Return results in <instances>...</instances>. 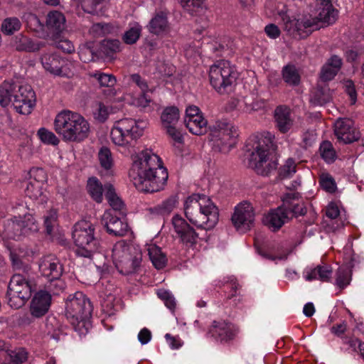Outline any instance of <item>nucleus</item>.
<instances>
[{
	"label": "nucleus",
	"mask_w": 364,
	"mask_h": 364,
	"mask_svg": "<svg viewBox=\"0 0 364 364\" xmlns=\"http://www.w3.org/2000/svg\"><path fill=\"white\" fill-rule=\"evenodd\" d=\"M129 176L138 190L154 193L164 188L168 175L161 159L151 150H145L134 158Z\"/></svg>",
	"instance_id": "obj_1"
},
{
	"label": "nucleus",
	"mask_w": 364,
	"mask_h": 364,
	"mask_svg": "<svg viewBox=\"0 0 364 364\" xmlns=\"http://www.w3.org/2000/svg\"><path fill=\"white\" fill-rule=\"evenodd\" d=\"M331 0H321V6L318 9L316 17L310 14L298 18L291 16L294 9L291 5L285 6L279 12L282 21V28L289 36L302 39L309 36L314 31L318 29L320 22L331 24L336 21L337 11L333 9Z\"/></svg>",
	"instance_id": "obj_2"
},
{
	"label": "nucleus",
	"mask_w": 364,
	"mask_h": 364,
	"mask_svg": "<svg viewBox=\"0 0 364 364\" xmlns=\"http://www.w3.org/2000/svg\"><path fill=\"white\" fill-rule=\"evenodd\" d=\"M186 217L198 228L210 230L218 222L219 212L211 199L200 194H193L184 202Z\"/></svg>",
	"instance_id": "obj_3"
},
{
	"label": "nucleus",
	"mask_w": 364,
	"mask_h": 364,
	"mask_svg": "<svg viewBox=\"0 0 364 364\" xmlns=\"http://www.w3.org/2000/svg\"><path fill=\"white\" fill-rule=\"evenodd\" d=\"M54 129L65 142L80 143L88 138L90 124L80 114L68 109L58 113L54 119Z\"/></svg>",
	"instance_id": "obj_4"
},
{
	"label": "nucleus",
	"mask_w": 364,
	"mask_h": 364,
	"mask_svg": "<svg viewBox=\"0 0 364 364\" xmlns=\"http://www.w3.org/2000/svg\"><path fill=\"white\" fill-rule=\"evenodd\" d=\"M274 136L267 133L257 138L250 155V165L259 175L268 176L276 172L277 160L275 155L277 145Z\"/></svg>",
	"instance_id": "obj_5"
},
{
	"label": "nucleus",
	"mask_w": 364,
	"mask_h": 364,
	"mask_svg": "<svg viewBox=\"0 0 364 364\" xmlns=\"http://www.w3.org/2000/svg\"><path fill=\"white\" fill-rule=\"evenodd\" d=\"M92 312L90 299L81 291L70 294L65 300V316L80 336L88 332Z\"/></svg>",
	"instance_id": "obj_6"
},
{
	"label": "nucleus",
	"mask_w": 364,
	"mask_h": 364,
	"mask_svg": "<svg viewBox=\"0 0 364 364\" xmlns=\"http://www.w3.org/2000/svg\"><path fill=\"white\" fill-rule=\"evenodd\" d=\"M146 122L125 118L117 121L111 129L112 141L117 146L128 149L133 148L136 140L143 134Z\"/></svg>",
	"instance_id": "obj_7"
},
{
	"label": "nucleus",
	"mask_w": 364,
	"mask_h": 364,
	"mask_svg": "<svg viewBox=\"0 0 364 364\" xmlns=\"http://www.w3.org/2000/svg\"><path fill=\"white\" fill-rule=\"evenodd\" d=\"M77 256L91 258L100 248V242L95 237V226L87 220L76 223L72 233Z\"/></svg>",
	"instance_id": "obj_8"
},
{
	"label": "nucleus",
	"mask_w": 364,
	"mask_h": 364,
	"mask_svg": "<svg viewBox=\"0 0 364 364\" xmlns=\"http://www.w3.org/2000/svg\"><path fill=\"white\" fill-rule=\"evenodd\" d=\"M209 142L215 151L228 153L236 144L237 128L226 120H218L208 127Z\"/></svg>",
	"instance_id": "obj_9"
},
{
	"label": "nucleus",
	"mask_w": 364,
	"mask_h": 364,
	"mask_svg": "<svg viewBox=\"0 0 364 364\" xmlns=\"http://www.w3.org/2000/svg\"><path fill=\"white\" fill-rule=\"evenodd\" d=\"M112 257L120 273L129 274L134 273L139 267L142 254L137 247L119 241L112 248Z\"/></svg>",
	"instance_id": "obj_10"
},
{
	"label": "nucleus",
	"mask_w": 364,
	"mask_h": 364,
	"mask_svg": "<svg viewBox=\"0 0 364 364\" xmlns=\"http://www.w3.org/2000/svg\"><path fill=\"white\" fill-rule=\"evenodd\" d=\"M210 85L219 93L231 90L237 78V73L228 60H218L209 70Z\"/></svg>",
	"instance_id": "obj_11"
},
{
	"label": "nucleus",
	"mask_w": 364,
	"mask_h": 364,
	"mask_svg": "<svg viewBox=\"0 0 364 364\" xmlns=\"http://www.w3.org/2000/svg\"><path fill=\"white\" fill-rule=\"evenodd\" d=\"M34 289L33 282L26 276L14 274L8 286V304L13 308H19L31 298Z\"/></svg>",
	"instance_id": "obj_12"
},
{
	"label": "nucleus",
	"mask_w": 364,
	"mask_h": 364,
	"mask_svg": "<svg viewBox=\"0 0 364 364\" xmlns=\"http://www.w3.org/2000/svg\"><path fill=\"white\" fill-rule=\"evenodd\" d=\"M255 218L252 205L247 201H243L235 207L231 220L238 232L245 233L254 226Z\"/></svg>",
	"instance_id": "obj_13"
},
{
	"label": "nucleus",
	"mask_w": 364,
	"mask_h": 364,
	"mask_svg": "<svg viewBox=\"0 0 364 364\" xmlns=\"http://www.w3.org/2000/svg\"><path fill=\"white\" fill-rule=\"evenodd\" d=\"M173 232L179 242L188 248H193L198 240V234L187 221L178 215L171 220Z\"/></svg>",
	"instance_id": "obj_14"
},
{
	"label": "nucleus",
	"mask_w": 364,
	"mask_h": 364,
	"mask_svg": "<svg viewBox=\"0 0 364 364\" xmlns=\"http://www.w3.org/2000/svg\"><path fill=\"white\" fill-rule=\"evenodd\" d=\"M179 119V110L176 107H166L161 113V121L166 134L176 143H182L183 137L180 131L176 129Z\"/></svg>",
	"instance_id": "obj_15"
},
{
	"label": "nucleus",
	"mask_w": 364,
	"mask_h": 364,
	"mask_svg": "<svg viewBox=\"0 0 364 364\" xmlns=\"http://www.w3.org/2000/svg\"><path fill=\"white\" fill-rule=\"evenodd\" d=\"M238 332V328L230 322L225 320L213 321L207 332V336L221 343L228 342L234 339Z\"/></svg>",
	"instance_id": "obj_16"
},
{
	"label": "nucleus",
	"mask_w": 364,
	"mask_h": 364,
	"mask_svg": "<svg viewBox=\"0 0 364 364\" xmlns=\"http://www.w3.org/2000/svg\"><path fill=\"white\" fill-rule=\"evenodd\" d=\"M30 178L25 190L26 195L33 200L44 201L43 188L46 173L42 168H32L29 171Z\"/></svg>",
	"instance_id": "obj_17"
},
{
	"label": "nucleus",
	"mask_w": 364,
	"mask_h": 364,
	"mask_svg": "<svg viewBox=\"0 0 364 364\" xmlns=\"http://www.w3.org/2000/svg\"><path fill=\"white\" fill-rule=\"evenodd\" d=\"M102 223L107 232L114 236L122 237L129 231V225L125 218L117 215L114 210L105 211Z\"/></svg>",
	"instance_id": "obj_18"
},
{
	"label": "nucleus",
	"mask_w": 364,
	"mask_h": 364,
	"mask_svg": "<svg viewBox=\"0 0 364 364\" xmlns=\"http://www.w3.org/2000/svg\"><path fill=\"white\" fill-rule=\"evenodd\" d=\"M18 99L14 100V107L21 114L31 112L36 102V94L28 85H18L17 87Z\"/></svg>",
	"instance_id": "obj_19"
},
{
	"label": "nucleus",
	"mask_w": 364,
	"mask_h": 364,
	"mask_svg": "<svg viewBox=\"0 0 364 364\" xmlns=\"http://www.w3.org/2000/svg\"><path fill=\"white\" fill-rule=\"evenodd\" d=\"M334 134L340 142L350 144L358 141L360 132L354 127L353 122L348 118L338 119L334 124Z\"/></svg>",
	"instance_id": "obj_20"
},
{
	"label": "nucleus",
	"mask_w": 364,
	"mask_h": 364,
	"mask_svg": "<svg viewBox=\"0 0 364 364\" xmlns=\"http://www.w3.org/2000/svg\"><path fill=\"white\" fill-rule=\"evenodd\" d=\"M50 304L51 295L46 291L39 290L31 301V314L36 318L42 317L48 311Z\"/></svg>",
	"instance_id": "obj_21"
},
{
	"label": "nucleus",
	"mask_w": 364,
	"mask_h": 364,
	"mask_svg": "<svg viewBox=\"0 0 364 364\" xmlns=\"http://www.w3.org/2000/svg\"><path fill=\"white\" fill-rule=\"evenodd\" d=\"M39 270L42 275L48 279H57L62 276L63 267L57 257L49 255L41 258L39 262Z\"/></svg>",
	"instance_id": "obj_22"
},
{
	"label": "nucleus",
	"mask_w": 364,
	"mask_h": 364,
	"mask_svg": "<svg viewBox=\"0 0 364 364\" xmlns=\"http://www.w3.org/2000/svg\"><path fill=\"white\" fill-rule=\"evenodd\" d=\"M288 221V216L286 215L282 205L270 210L263 218L264 224L272 231L278 230Z\"/></svg>",
	"instance_id": "obj_23"
},
{
	"label": "nucleus",
	"mask_w": 364,
	"mask_h": 364,
	"mask_svg": "<svg viewBox=\"0 0 364 364\" xmlns=\"http://www.w3.org/2000/svg\"><path fill=\"white\" fill-rule=\"evenodd\" d=\"M342 65V58L337 55H333L321 68V80L323 82L333 80L341 70Z\"/></svg>",
	"instance_id": "obj_24"
},
{
	"label": "nucleus",
	"mask_w": 364,
	"mask_h": 364,
	"mask_svg": "<svg viewBox=\"0 0 364 364\" xmlns=\"http://www.w3.org/2000/svg\"><path fill=\"white\" fill-rule=\"evenodd\" d=\"M276 127L282 133L288 132L292 127L294 120L290 109L284 106H279L274 110Z\"/></svg>",
	"instance_id": "obj_25"
},
{
	"label": "nucleus",
	"mask_w": 364,
	"mask_h": 364,
	"mask_svg": "<svg viewBox=\"0 0 364 364\" xmlns=\"http://www.w3.org/2000/svg\"><path fill=\"white\" fill-rule=\"evenodd\" d=\"M41 63L46 71L60 76L63 75L65 60L57 54L46 53L41 57Z\"/></svg>",
	"instance_id": "obj_26"
},
{
	"label": "nucleus",
	"mask_w": 364,
	"mask_h": 364,
	"mask_svg": "<svg viewBox=\"0 0 364 364\" xmlns=\"http://www.w3.org/2000/svg\"><path fill=\"white\" fill-rule=\"evenodd\" d=\"M0 232L4 237L19 240L23 236L18 216H14L3 222L0 226Z\"/></svg>",
	"instance_id": "obj_27"
},
{
	"label": "nucleus",
	"mask_w": 364,
	"mask_h": 364,
	"mask_svg": "<svg viewBox=\"0 0 364 364\" xmlns=\"http://www.w3.org/2000/svg\"><path fill=\"white\" fill-rule=\"evenodd\" d=\"M282 206L289 220L293 218L304 215L306 213V208L304 203L291 198L290 195H288L283 200Z\"/></svg>",
	"instance_id": "obj_28"
},
{
	"label": "nucleus",
	"mask_w": 364,
	"mask_h": 364,
	"mask_svg": "<svg viewBox=\"0 0 364 364\" xmlns=\"http://www.w3.org/2000/svg\"><path fill=\"white\" fill-rule=\"evenodd\" d=\"M332 275V268L327 264L318 265L314 268H306L304 277L306 281L320 280L323 282L330 281Z\"/></svg>",
	"instance_id": "obj_29"
},
{
	"label": "nucleus",
	"mask_w": 364,
	"mask_h": 364,
	"mask_svg": "<svg viewBox=\"0 0 364 364\" xmlns=\"http://www.w3.org/2000/svg\"><path fill=\"white\" fill-rule=\"evenodd\" d=\"M18 85L9 81H4L0 85V105L3 107L14 105V100L18 99Z\"/></svg>",
	"instance_id": "obj_30"
},
{
	"label": "nucleus",
	"mask_w": 364,
	"mask_h": 364,
	"mask_svg": "<svg viewBox=\"0 0 364 364\" xmlns=\"http://www.w3.org/2000/svg\"><path fill=\"white\" fill-rule=\"evenodd\" d=\"M44 43L34 41L21 34L15 37L14 46L17 50L25 52H36L44 46Z\"/></svg>",
	"instance_id": "obj_31"
},
{
	"label": "nucleus",
	"mask_w": 364,
	"mask_h": 364,
	"mask_svg": "<svg viewBox=\"0 0 364 364\" xmlns=\"http://www.w3.org/2000/svg\"><path fill=\"white\" fill-rule=\"evenodd\" d=\"M46 26L51 32L59 33L65 29V18L61 12L51 11L47 16Z\"/></svg>",
	"instance_id": "obj_32"
},
{
	"label": "nucleus",
	"mask_w": 364,
	"mask_h": 364,
	"mask_svg": "<svg viewBox=\"0 0 364 364\" xmlns=\"http://www.w3.org/2000/svg\"><path fill=\"white\" fill-rule=\"evenodd\" d=\"M89 75L91 77L95 78L97 82L100 84V87H107L108 88V92L106 93V91H105V93L109 96H114L115 92L112 89V87L116 84V78L114 75L110 74H105L103 73H101L100 71H95L94 73H90Z\"/></svg>",
	"instance_id": "obj_33"
},
{
	"label": "nucleus",
	"mask_w": 364,
	"mask_h": 364,
	"mask_svg": "<svg viewBox=\"0 0 364 364\" xmlns=\"http://www.w3.org/2000/svg\"><path fill=\"white\" fill-rule=\"evenodd\" d=\"M168 27L166 16L161 12L151 18L147 28L149 31L155 35L165 33Z\"/></svg>",
	"instance_id": "obj_34"
},
{
	"label": "nucleus",
	"mask_w": 364,
	"mask_h": 364,
	"mask_svg": "<svg viewBox=\"0 0 364 364\" xmlns=\"http://www.w3.org/2000/svg\"><path fill=\"white\" fill-rule=\"evenodd\" d=\"M186 127L189 132L196 135H202L207 132V120L203 114L193 119H184Z\"/></svg>",
	"instance_id": "obj_35"
},
{
	"label": "nucleus",
	"mask_w": 364,
	"mask_h": 364,
	"mask_svg": "<svg viewBox=\"0 0 364 364\" xmlns=\"http://www.w3.org/2000/svg\"><path fill=\"white\" fill-rule=\"evenodd\" d=\"M146 250L150 260L156 269H160L165 267L167 261L166 257L161 252L160 247L156 245L151 244L147 246Z\"/></svg>",
	"instance_id": "obj_36"
},
{
	"label": "nucleus",
	"mask_w": 364,
	"mask_h": 364,
	"mask_svg": "<svg viewBox=\"0 0 364 364\" xmlns=\"http://www.w3.org/2000/svg\"><path fill=\"white\" fill-rule=\"evenodd\" d=\"M18 218L23 236L29 235L38 231V224L31 214L25 213L23 216L19 215Z\"/></svg>",
	"instance_id": "obj_37"
},
{
	"label": "nucleus",
	"mask_w": 364,
	"mask_h": 364,
	"mask_svg": "<svg viewBox=\"0 0 364 364\" xmlns=\"http://www.w3.org/2000/svg\"><path fill=\"white\" fill-rule=\"evenodd\" d=\"M331 99L329 90L327 87H316L310 96V102L314 106H322Z\"/></svg>",
	"instance_id": "obj_38"
},
{
	"label": "nucleus",
	"mask_w": 364,
	"mask_h": 364,
	"mask_svg": "<svg viewBox=\"0 0 364 364\" xmlns=\"http://www.w3.org/2000/svg\"><path fill=\"white\" fill-rule=\"evenodd\" d=\"M87 188L88 193L93 200L99 203L102 201L103 191H105V190L98 179L90 178L87 181Z\"/></svg>",
	"instance_id": "obj_39"
},
{
	"label": "nucleus",
	"mask_w": 364,
	"mask_h": 364,
	"mask_svg": "<svg viewBox=\"0 0 364 364\" xmlns=\"http://www.w3.org/2000/svg\"><path fill=\"white\" fill-rule=\"evenodd\" d=\"M105 197L108 200L109 205L112 208V210L116 212L121 210L124 206L122 200L117 196L114 188L111 184L105 185Z\"/></svg>",
	"instance_id": "obj_40"
},
{
	"label": "nucleus",
	"mask_w": 364,
	"mask_h": 364,
	"mask_svg": "<svg viewBox=\"0 0 364 364\" xmlns=\"http://www.w3.org/2000/svg\"><path fill=\"white\" fill-rule=\"evenodd\" d=\"M282 77L284 82L289 85H297L300 82V75L294 65L284 66L282 70Z\"/></svg>",
	"instance_id": "obj_41"
},
{
	"label": "nucleus",
	"mask_w": 364,
	"mask_h": 364,
	"mask_svg": "<svg viewBox=\"0 0 364 364\" xmlns=\"http://www.w3.org/2000/svg\"><path fill=\"white\" fill-rule=\"evenodd\" d=\"M21 28V22L17 17L5 18L1 23V31L7 36L13 35Z\"/></svg>",
	"instance_id": "obj_42"
},
{
	"label": "nucleus",
	"mask_w": 364,
	"mask_h": 364,
	"mask_svg": "<svg viewBox=\"0 0 364 364\" xmlns=\"http://www.w3.org/2000/svg\"><path fill=\"white\" fill-rule=\"evenodd\" d=\"M48 279V282L45 284V289L43 291H46L50 295H59L63 292L66 285L60 277L57 279L50 278Z\"/></svg>",
	"instance_id": "obj_43"
},
{
	"label": "nucleus",
	"mask_w": 364,
	"mask_h": 364,
	"mask_svg": "<svg viewBox=\"0 0 364 364\" xmlns=\"http://www.w3.org/2000/svg\"><path fill=\"white\" fill-rule=\"evenodd\" d=\"M177 203V200L175 198H169L164 200L161 204L151 208V213H154L159 215H168L173 210Z\"/></svg>",
	"instance_id": "obj_44"
},
{
	"label": "nucleus",
	"mask_w": 364,
	"mask_h": 364,
	"mask_svg": "<svg viewBox=\"0 0 364 364\" xmlns=\"http://www.w3.org/2000/svg\"><path fill=\"white\" fill-rule=\"evenodd\" d=\"M319 151L322 159L326 162L331 164L335 161L336 158V151L330 141H325L322 142L320 145Z\"/></svg>",
	"instance_id": "obj_45"
},
{
	"label": "nucleus",
	"mask_w": 364,
	"mask_h": 364,
	"mask_svg": "<svg viewBox=\"0 0 364 364\" xmlns=\"http://www.w3.org/2000/svg\"><path fill=\"white\" fill-rule=\"evenodd\" d=\"M44 227L46 232L50 235L58 226V213L56 210L52 209L44 215Z\"/></svg>",
	"instance_id": "obj_46"
},
{
	"label": "nucleus",
	"mask_w": 364,
	"mask_h": 364,
	"mask_svg": "<svg viewBox=\"0 0 364 364\" xmlns=\"http://www.w3.org/2000/svg\"><path fill=\"white\" fill-rule=\"evenodd\" d=\"M98 158L102 168L110 171L113 166V159L110 150L107 147H102L99 151Z\"/></svg>",
	"instance_id": "obj_47"
},
{
	"label": "nucleus",
	"mask_w": 364,
	"mask_h": 364,
	"mask_svg": "<svg viewBox=\"0 0 364 364\" xmlns=\"http://www.w3.org/2000/svg\"><path fill=\"white\" fill-rule=\"evenodd\" d=\"M141 33V26L139 24H135L124 32L122 36V40L126 44H134L139 40Z\"/></svg>",
	"instance_id": "obj_48"
},
{
	"label": "nucleus",
	"mask_w": 364,
	"mask_h": 364,
	"mask_svg": "<svg viewBox=\"0 0 364 364\" xmlns=\"http://www.w3.org/2000/svg\"><path fill=\"white\" fill-rule=\"evenodd\" d=\"M8 357L13 364H21L28 359V352L23 348L8 350Z\"/></svg>",
	"instance_id": "obj_49"
},
{
	"label": "nucleus",
	"mask_w": 364,
	"mask_h": 364,
	"mask_svg": "<svg viewBox=\"0 0 364 364\" xmlns=\"http://www.w3.org/2000/svg\"><path fill=\"white\" fill-rule=\"evenodd\" d=\"M335 284L340 289L346 287L351 280L350 270L348 268H339L336 272Z\"/></svg>",
	"instance_id": "obj_50"
},
{
	"label": "nucleus",
	"mask_w": 364,
	"mask_h": 364,
	"mask_svg": "<svg viewBox=\"0 0 364 364\" xmlns=\"http://www.w3.org/2000/svg\"><path fill=\"white\" fill-rule=\"evenodd\" d=\"M37 135L40 140L46 144L58 145L60 142L59 139L53 132L44 127L40 128L38 129Z\"/></svg>",
	"instance_id": "obj_51"
},
{
	"label": "nucleus",
	"mask_w": 364,
	"mask_h": 364,
	"mask_svg": "<svg viewBox=\"0 0 364 364\" xmlns=\"http://www.w3.org/2000/svg\"><path fill=\"white\" fill-rule=\"evenodd\" d=\"M321 188L328 193H334L336 190V183L333 177L328 173H323L320 177Z\"/></svg>",
	"instance_id": "obj_52"
},
{
	"label": "nucleus",
	"mask_w": 364,
	"mask_h": 364,
	"mask_svg": "<svg viewBox=\"0 0 364 364\" xmlns=\"http://www.w3.org/2000/svg\"><path fill=\"white\" fill-rule=\"evenodd\" d=\"M111 28L112 26L108 23H97L92 26L90 32L95 37H100L110 33Z\"/></svg>",
	"instance_id": "obj_53"
},
{
	"label": "nucleus",
	"mask_w": 364,
	"mask_h": 364,
	"mask_svg": "<svg viewBox=\"0 0 364 364\" xmlns=\"http://www.w3.org/2000/svg\"><path fill=\"white\" fill-rule=\"evenodd\" d=\"M158 296L164 301L165 305L167 308H168L170 310H174L176 308V300L173 294L164 289H160L157 292Z\"/></svg>",
	"instance_id": "obj_54"
},
{
	"label": "nucleus",
	"mask_w": 364,
	"mask_h": 364,
	"mask_svg": "<svg viewBox=\"0 0 364 364\" xmlns=\"http://www.w3.org/2000/svg\"><path fill=\"white\" fill-rule=\"evenodd\" d=\"M93 114L95 119L100 122H104L109 114V109L103 103L98 102L96 105V108L93 112Z\"/></svg>",
	"instance_id": "obj_55"
},
{
	"label": "nucleus",
	"mask_w": 364,
	"mask_h": 364,
	"mask_svg": "<svg viewBox=\"0 0 364 364\" xmlns=\"http://www.w3.org/2000/svg\"><path fill=\"white\" fill-rule=\"evenodd\" d=\"M296 172V164L292 159H288L279 171L284 178L290 177Z\"/></svg>",
	"instance_id": "obj_56"
},
{
	"label": "nucleus",
	"mask_w": 364,
	"mask_h": 364,
	"mask_svg": "<svg viewBox=\"0 0 364 364\" xmlns=\"http://www.w3.org/2000/svg\"><path fill=\"white\" fill-rule=\"evenodd\" d=\"M56 47L67 53H72L75 51L73 43L68 39L59 40L56 43Z\"/></svg>",
	"instance_id": "obj_57"
},
{
	"label": "nucleus",
	"mask_w": 364,
	"mask_h": 364,
	"mask_svg": "<svg viewBox=\"0 0 364 364\" xmlns=\"http://www.w3.org/2000/svg\"><path fill=\"white\" fill-rule=\"evenodd\" d=\"M264 31L267 36L272 39L278 38L281 33L279 27L274 23H269L264 28Z\"/></svg>",
	"instance_id": "obj_58"
},
{
	"label": "nucleus",
	"mask_w": 364,
	"mask_h": 364,
	"mask_svg": "<svg viewBox=\"0 0 364 364\" xmlns=\"http://www.w3.org/2000/svg\"><path fill=\"white\" fill-rule=\"evenodd\" d=\"M79 57L84 63H88L93 60L94 55L92 50L90 48L84 47L79 51Z\"/></svg>",
	"instance_id": "obj_59"
},
{
	"label": "nucleus",
	"mask_w": 364,
	"mask_h": 364,
	"mask_svg": "<svg viewBox=\"0 0 364 364\" xmlns=\"http://www.w3.org/2000/svg\"><path fill=\"white\" fill-rule=\"evenodd\" d=\"M131 79L141 90L142 92H146L148 90L147 82L139 74H133Z\"/></svg>",
	"instance_id": "obj_60"
},
{
	"label": "nucleus",
	"mask_w": 364,
	"mask_h": 364,
	"mask_svg": "<svg viewBox=\"0 0 364 364\" xmlns=\"http://www.w3.org/2000/svg\"><path fill=\"white\" fill-rule=\"evenodd\" d=\"M326 216L331 219H335L340 215L338 206L334 203H330L326 208Z\"/></svg>",
	"instance_id": "obj_61"
},
{
	"label": "nucleus",
	"mask_w": 364,
	"mask_h": 364,
	"mask_svg": "<svg viewBox=\"0 0 364 364\" xmlns=\"http://www.w3.org/2000/svg\"><path fill=\"white\" fill-rule=\"evenodd\" d=\"M151 338V331L146 328H142L138 334V340L142 345L148 343Z\"/></svg>",
	"instance_id": "obj_62"
},
{
	"label": "nucleus",
	"mask_w": 364,
	"mask_h": 364,
	"mask_svg": "<svg viewBox=\"0 0 364 364\" xmlns=\"http://www.w3.org/2000/svg\"><path fill=\"white\" fill-rule=\"evenodd\" d=\"M104 46L112 52L120 50L121 43L119 40L111 39L105 41Z\"/></svg>",
	"instance_id": "obj_63"
},
{
	"label": "nucleus",
	"mask_w": 364,
	"mask_h": 364,
	"mask_svg": "<svg viewBox=\"0 0 364 364\" xmlns=\"http://www.w3.org/2000/svg\"><path fill=\"white\" fill-rule=\"evenodd\" d=\"M151 102V99L146 95V92H142L135 101V104L138 107H146Z\"/></svg>",
	"instance_id": "obj_64"
}]
</instances>
